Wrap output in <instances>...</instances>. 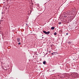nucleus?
Here are the masks:
<instances>
[{"mask_svg": "<svg viewBox=\"0 0 79 79\" xmlns=\"http://www.w3.org/2000/svg\"><path fill=\"white\" fill-rule=\"evenodd\" d=\"M27 26V24H26V25Z\"/></svg>", "mask_w": 79, "mask_h": 79, "instance_id": "obj_13", "label": "nucleus"}, {"mask_svg": "<svg viewBox=\"0 0 79 79\" xmlns=\"http://www.w3.org/2000/svg\"><path fill=\"white\" fill-rule=\"evenodd\" d=\"M17 42H19L21 41V40H20V38H18L17 39Z\"/></svg>", "mask_w": 79, "mask_h": 79, "instance_id": "obj_3", "label": "nucleus"}, {"mask_svg": "<svg viewBox=\"0 0 79 79\" xmlns=\"http://www.w3.org/2000/svg\"><path fill=\"white\" fill-rule=\"evenodd\" d=\"M73 76L76 78V77H77L79 76V75L77 73H73Z\"/></svg>", "mask_w": 79, "mask_h": 79, "instance_id": "obj_1", "label": "nucleus"}, {"mask_svg": "<svg viewBox=\"0 0 79 79\" xmlns=\"http://www.w3.org/2000/svg\"><path fill=\"white\" fill-rule=\"evenodd\" d=\"M57 34H56V32H55L54 33V35H56Z\"/></svg>", "mask_w": 79, "mask_h": 79, "instance_id": "obj_8", "label": "nucleus"}, {"mask_svg": "<svg viewBox=\"0 0 79 79\" xmlns=\"http://www.w3.org/2000/svg\"><path fill=\"white\" fill-rule=\"evenodd\" d=\"M66 14H67V15H68V16H69V15H70V14H69V13H68V12H67L66 13Z\"/></svg>", "mask_w": 79, "mask_h": 79, "instance_id": "obj_5", "label": "nucleus"}, {"mask_svg": "<svg viewBox=\"0 0 79 79\" xmlns=\"http://www.w3.org/2000/svg\"><path fill=\"white\" fill-rule=\"evenodd\" d=\"M43 32L44 33V34H47V35L49 34H50V32L49 31H48L47 32L45 31H44Z\"/></svg>", "mask_w": 79, "mask_h": 79, "instance_id": "obj_2", "label": "nucleus"}, {"mask_svg": "<svg viewBox=\"0 0 79 79\" xmlns=\"http://www.w3.org/2000/svg\"><path fill=\"white\" fill-rule=\"evenodd\" d=\"M18 44L19 45H21V43H18Z\"/></svg>", "mask_w": 79, "mask_h": 79, "instance_id": "obj_10", "label": "nucleus"}, {"mask_svg": "<svg viewBox=\"0 0 79 79\" xmlns=\"http://www.w3.org/2000/svg\"><path fill=\"white\" fill-rule=\"evenodd\" d=\"M58 24H61V22H59V23H58Z\"/></svg>", "mask_w": 79, "mask_h": 79, "instance_id": "obj_9", "label": "nucleus"}, {"mask_svg": "<svg viewBox=\"0 0 79 79\" xmlns=\"http://www.w3.org/2000/svg\"><path fill=\"white\" fill-rule=\"evenodd\" d=\"M53 53H52V54H53Z\"/></svg>", "mask_w": 79, "mask_h": 79, "instance_id": "obj_12", "label": "nucleus"}, {"mask_svg": "<svg viewBox=\"0 0 79 79\" xmlns=\"http://www.w3.org/2000/svg\"><path fill=\"white\" fill-rule=\"evenodd\" d=\"M66 35H68V33H66Z\"/></svg>", "mask_w": 79, "mask_h": 79, "instance_id": "obj_11", "label": "nucleus"}, {"mask_svg": "<svg viewBox=\"0 0 79 79\" xmlns=\"http://www.w3.org/2000/svg\"><path fill=\"white\" fill-rule=\"evenodd\" d=\"M43 63L44 64H46V61H44L43 62Z\"/></svg>", "mask_w": 79, "mask_h": 79, "instance_id": "obj_7", "label": "nucleus"}, {"mask_svg": "<svg viewBox=\"0 0 79 79\" xmlns=\"http://www.w3.org/2000/svg\"><path fill=\"white\" fill-rule=\"evenodd\" d=\"M51 29L52 30H53V29H55V27H51Z\"/></svg>", "mask_w": 79, "mask_h": 79, "instance_id": "obj_6", "label": "nucleus"}, {"mask_svg": "<svg viewBox=\"0 0 79 79\" xmlns=\"http://www.w3.org/2000/svg\"><path fill=\"white\" fill-rule=\"evenodd\" d=\"M69 45H71L73 44V42H69Z\"/></svg>", "mask_w": 79, "mask_h": 79, "instance_id": "obj_4", "label": "nucleus"}]
</instances>
